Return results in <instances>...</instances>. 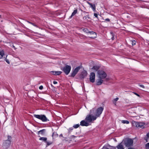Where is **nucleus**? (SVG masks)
Returning <instances> with one entry per match:
<instances>
[{"label": "nucleus", "mask_w": 149, "mask_h": 149, "mask_svg": "<svg viewBox=\"0 0 149 149\" xmlns=\"http://www.w3.org/2000/svg\"><path fill=\"white\" fill-rule=\"evenodd\" d=\"M101 113L94 112L93 114H90L86 116L85 120L88 121L89 123H92L101 115Z\"/></svg>", "instance_id": "nucleus-1"}, {"label": "nucleus", "mask_w": 149, "mask_h": 149, "mask_svg": "<svg viewBox=\"0 0 149 149\" xmlns=\"http://www.w3.org/2000/svg\"><path fill=\"white\" fill-rule=\"evenodd\" d=\"M35 118L41 120L43 122H46L47 119L46 116L44 115H34Z\"/></svg>", "instance_id": "nucleus-2"}, {"label": "nucleus", "mask_w": 149, "mask_h": 149, "mask_svg": "<svg viewBox=\"0 0 149 149\" xmlns=\"http://www.w3.org/2000/svg\"><path fill=\"white\" fill-rule=\"evenodd\" d=\"M98 76L99 78L104 79L107 76L105 72L102 70H99L98 71Z\"/></svg>", "instance_id": "nucleus-3"}, {"label": "nucleus", "mask_w": 149, "mask_h": 149, "mask_svg": "<svg viewBox=\"0 0 149 149\" xmlns=\"http://www.w3.org/2000/svg\"><path fill=\"white\" fill-rule=\"evenodd\" d=\"M71 69V67L70 66L66 65L63 68L62 70L66 74L68 75L70 73Z\"/></svg>", "instance_id": "nucleus-4"}, {"label": "nucleus", "mask_w": 149, "mask_h": 149, "mask_svg": "<svg viewBox=\"0 0 149 149\" xmlns=\"http://www.w3.org/2000/svg\"><path fill=\"white\" fill-rule=\"evenodd\" d=\"M133 141L132 139H127L125 142V144L126 147H129L132 146L133 144Z\"/></svg>", "instance_id": "nucleus-5"}, {"label": "nucleus", "mask_w": 149, "mask_h": 149, "mask_svg": "<svg viewBox=\"0 0 149 149\" xmlns=\"http://www.w3.org/2000/svg\"><path fill=\"white\" fill-rule=\"evenodd\" d=\"M95 74L94 72H91L90 75V81L92 83L95 81Z\"/></svg>", "instance_id": "nucleus-6"}, {"label": "nucleus", "mask_w": 149, "mask_h": 149, "mask_svg": "<svg viewBox=\"0 0 149 149\" xmlns=\"http://www.w3.org/2000/svg\"><path fill=\"white\" fill-rule=\"evenodd\" d=\"M133 125L137 127H142L144 125V123L142 122H138L134 121L133 123Z\"/></svg>", "instance_id": "nucleus-7"}, {"label": "nucleus", "mask_w": 149, "mask_h": 149, "mask_svg": "<svg viewBox=\"0 0 149 149\" xmlns=\"http://www.w3.org/2000/svg\"><path fill=\"white\" fill-rule=\"evenodd\" d=\"M80 67L78 66L72 72L71 74V76L72 77H74L75 75L77 73L79 69H80Z\"/></svg>", "instance_id": "nucleus-8"}, {"label": "nucleus", "mask_w": 149, "mask_h": 149, "mask_svg": "<svg viewBox=\"0 0 149 149\" xmlns=\"http://www.w3.org/2000/svg\"><path fill=\"white\" fill-rule=\"evenodd\" d=\"M80 125L82 126H87L90 125L89 123L85 120H82L80 122Z\"/></svg>", "instance_id": "nucleus-9"}, {"label": "nucleus", "mask_w": 149, "mask_h": 149, "mask_svg": "<svg viewBox=\"0 0 149 149\" xmlns=\"http://www.w3.org/2000/svg\"><path fill=\"white\" fill-rule=\"evenodd\" d=\"M8 140H6L5 143H4V146L6 147H8L11 143V141L10 139L11 138V136H8Z\"/></svg>", "instance_id": "nucleus-10"}, {"label": "nucleus", "mask_w": 149, "mask_h": 149, "mask_svg": "<svg viewBox=\"0 0 149 149\" xmlns=\"http://www.w3.org/2000/svg\"><path fill=\"white\" fill-rule=\"evenodd\" d=\"M88 33H90L91 35H93V36H91L90 37V38H94L96 37L97 35L95 32L93 31H89L88 32Z\"/></svg>", "instance_id": "nucleus-11"}, {"label": "nucleus", "mask_w": 149, "mask_h": 149, "mask_svg": "<svg viewBox=\"0 0 149 149\" xmlns=\"http://www.w3.org/2000/svg\"><path fill=\"white\" fill-rule=\"evenodd\" d=\"M51 72L54 75H59L62 73V72L60 71H52Z\"/></svg>", "instance_id": "nucleus-12"}, {"label": "nucleus", "mask_w": 149, "mask_h": 149, "mask_svg": "<svg viewBox=\"0 0 149 149\" xmlns=\"http://www.w3.org/2000/svg\"><path fill=\"white\" fill-rule=\"evenodd\" d=\"M102 79H98L96 81V85H101L103 83V81Z\"/></svg>", "instance_id": "nucleus-13"}, {"label": "nucleus", "mask_w": 149, "mask_h": 149, "mask_svg": "<svg viewBox=\"0 0 149 149\" xmlns=\"http://www.w3.org/2000/svg\"><path fill=\"white\" fill-rule=\"evenodd\" d=\"M45 129H43L38 132V134H40L42 135H43L45 134Z\"/></svg>", "instance_id": "nucleus-14"}, {"label": "nucleus", "mask_w": 149, "mask_h": 149, "mask_svg": "<svg viewBox=\"0 0 149 149\" xmlns=\"http://www.w3.org/2000/svg\"><path fill=\"white\" fill-rule=\"evenodd\" d=\"M89 4L90 5V7L92 9L93 11H95L96 9L95 5L94 4H92L90 3H89Z\"/></svg>", "instance_id": "nucleus-15"}, {"label": "nucleus", "mask_w": 149, "mask_h": 149, "mask_svg": "<svg viewBox=\"0 0 149 149\" xmlns=\"http://www.w3.org/2000/svg\"><path fill=\"white\" fill-rule=\"evenodd\" d=\"M77 12V9L75 10L72 13L70 17V18H71L73 16L76 15Z\"/></svg>", "instance_id": "nucleus-16"}, {"label": "nucleus", "mask_w": 149, "mask_h": 149, "mask_svg": "<svg viewBox=\"0 0 149 149\" xmlns=\"http://www.w3.org/2000/svg\"><path fill=\"white\" fill-rule=\"evenodd\" d=\"M0 55L1 58L4 55V52L3 50L0 49Z\"/></svg>", "instance_id": "nucleus-17"}, {"label": "nucleus", "mask_w": 149, "mask_h": 149, "mask_svg": "<svg viewBox=\"0 0 149 149\" xmlns=\"http://www.w3.org/2000/svg\"><path fill=\"white\" fill-rule=\"evenodd\" d=\"M118 99L119 98L118 97L114 99L112 101L113 104H114L115 105H116V102L118 100Z\"/></svg>", "instance_id": "nucleus-18"}, {"label": "nucleus", "mask_w": 149, "mask_h": 149, "mask_svg": "<svg viewBox=\"0 0 149 149\" xmlns=\"http://www.w3.org/2000/svg\"><path fill=\"white\" fill-rule=\"evenodd\" d=\"M47 139V138L46 137H40L39 139V140H42L43 141H44L45 142H46Z\"/></svg>", "instance_id": "nucleus-19"}, {"label": "nucleus", "mask_w": 149, "mask_h": 149, "mask_svg": "<svg viewBox=\"0 0 149 149\" xmlns=\"http://www.w3.org/2000/svg\"><path fill=\"white\" fill-rule=\"evenodd\" d=\"M103 110V108L102 107H100L97 109V112H102Z\"/></svg>", "instance_id": "nucleus-20"}, {"label": "nucleus", "mask_w": 149, "mask_h": 149, "mask_svg": "<svg viewBox=\"0 0 149 149\" xmlns=\"http://www.w3.org/2000/svg\"><path fill=\"white\" fill-rule=\"evenodd\" d=\"M47 144L46 147L50 145L52 143V142L49 141H47V140L45 142Z\"/></svg>", "instance_id": "nucleus-21"}, {"label": "nucleus", "mask_w": 149, "mask_h": 149, "mask_svg": "<svg viewBox=\"0 0 149 149\" xmlns=\"http://www.w3.org/2000/svg\"><path fill=\"white\" fill-rule=\"evenodd\" d=\"M118 149H124L123 145L120 144L117 146Z\"/></svg>", "instance_id": "nucleus-22"}, {"label": "nucleus", "mask_w": 149, "mask_h": 149, "mask_svg": "<svg viewBox=\"0 0 149 149\" xmlns=\"http://www.w3.org/2000/svg\"><path fill=\"white\" fill-rule=\"evenodd\" d=\"M121 122L122 123L124 124H128L129 123V121L127 120H122Z\"/></svg>", "instance_id": "nucleus-23"}, {"label": "nucleus", "mask_w": 149, "mask_h": 149, "mask_svg": "<svg viewBox=\"0 0 149 149\" xmlns=\"http://www.w3.org/2000/svg\"><path fill=\"white\" fill-rule=\"evenodd\" d=\"M92 69L95 71H97L99 69V67L97 66H94Z\"/></svg>", "instance_id": "nucleus-24"}, {"label": "nucleus", "mask_w": 149, "mask_h": 149, "mask_svg": "<svg viewBox=\"0 0 149 149\" xmlns=\"http://www.w3.org/2000/svg\"><path fill=\"white\" fill-rule=\"evenodd\" d=\"M79 124H77L73 126V127L75 128H77L79 127Z\"/></svg>", "instance_id": "nucleus-25"}, {"label": "nucleus", "mask_w": 149, "mask_h": 149, "mask_svg": "<svg viewBox=\"0 0 149 149\" xmlns=\"http://www.w3.org/2000/svg\"><path fill=\"white\" fill-rule=\"evenodd\" d=\"M146 149H149V143H147L146 145Z\"/></svg>", "instance_id": "nucleus-26"}, {"label": "nucleus", "mask_w": 149, "mask_h": 149, "mask_svg": "<svg viewBox=\"0 0 149 149\" xmlns=\"http://www.w3.org/2000/svg\"><path fill=\"white\" fill-rule=\"evenodd\" d=\"M27 22L29 23V24H31L32 25H33V26H37L36 25L34 24L33 23H32L31 22H29L28 21H27Z\"/></svg>", "instance_id": "nucleus-27"}, {"label": "nucleus", "mask_w": 149, "mask_h": 149, "mask_svg": "<svg viewBox=\"0 0 149 149\" xmlns=\"http://www.w3.org/2000/svg\"><path fill=\"white\" fill-rule=\"evenodd\" d=\"M136 42L134 40H133L132 41V45H134L136 44Z\"/></svg>", "instance_id": "nucleus-28"}, {"label": "nucleus", "mask_w": 149, "mask_h": 149, "mask_svg": "<svg viewBox=\"0 0 149 149\" xmlns=\"http://www.w3.org/2000/svg\"><path fill=\"white\" fill-rule=\"evenodd\" d=\"M43 86H40L39 87V89L40 90H42L43 89Z\"/></svg>", "instance_id": "nucleus-29"}, {"label": "nucleus", "mask_w": 149, "mask_h": 149, "mask_svg": "<svg viewBox=\"0 0 149 149\" xmlns=\"http://www.w3.org/2000/svg\"><path fill=\"white\" fill-rule=\"evenodd\" d=\"M6 62L8 63V64H9V63H10V62H9V60H8V59H6Z\"/></svg>", "instance_id": "nucleus-30"}, {"label": "nucleus", "mask_w": 149, "mask_h": 149, "mask_svg": "<svg viewBox=\"0 0 149 149\" xmlns=\"http://www.w3.org/2000/svg\"><path fill=\"white\" fill-rule=\"evenodd\" d=\"M139 86L140 87L142 88H145L144 86L143 85H139Z\"/></svg>", "instance_id": "nucleus-31"}, {"label": "nucleus", "mask_w": 149, "mask_h": 149, "mask_svg": "<svg viewBox=\"0 0 149 149\" xmlns=\"http://www.w3.org/2000/svg\"><path fill=\"white\" fill-rule=\"evenodd\" d=\"M94 16L97 18L98 15L96 13H94Z\"/></svg>", "instance_id": "nucleus-32"}, {"label": "nucleus", "mask_w": 149, "mask_h": 149, "mask_svg": "<svg viewBox=\"0 0 149 149\" xmlns=\"http://www.w3.org/2000/svg\"><path fill=\"white\" fill-rule=\"evenodd\" d=\"M105 21L107 22H109L110 19L108 18H107L105 19Z\"/></svg>", "instance_id": "nucleus-33"}, {"label": "nucleus", "mask_w": 149, "mask_h": 149, "mask_svg": "<svg viewBox=\"0 0 149 149\" xmlns=\"http://www.w3.org/2000/svg\"><path fill=\"white\" fill-rule=\"evenodd\" d=\"M148 137H146L145 138V140H146V142H148Z\"/></svg>", "instance_id": "nucleus-34"}, {"label": "nucleus", "mask_w": 149, "mask_h": 149, "mask_svg": "<svg viewBox=\"0 0 149 149\" xmlns=\"http://www.w3.org/2000/svg\"><path fill=\"white\" fill-rule=\"evenodd\" d=\"M57 83V82L56 81H54L53 82V84H56Z\"/></svg>", "instance_id": "nucleus-35"}, {"label": "nucleus", "mask_w": 149, "mask_h": 149, "mask_svg": "<svg viewBox=\"0 0 149 149\" xmlns=\"http://www.w3.org/2000/svg\"><path fill=\"white\" fill-rule=\"evenodd\" d=\"M146 136H147V137H148V138H149V132L148 133V134H147Z\"/></svg>", "instance_id": "nucleus-36"}, {"label": "nucleus", "mask_w": 149, "mask_h": 149, "mask_svg": "<svg viewBox=\"0 0 149 149\" xmlns=\"http://www.w3.org/2000/svg\"><path fill=\"white\" fill-rule=\"evenodd\" d=\"M134 93V94L135 95H136L138 96H139V95L137 93Z\"/></svg>", "instance_id": "nucleus-37"}, {"label": "nucleus", "mask_w": 149, "mask_h": 149, "mask_svg": "<svg viewBox=\"0 0 149 149\" xmlns=\"http://www.w3.org/2000/svg\"><path fill=\"white\" fill-rule=\"evenodd\" d=\"M75 137V136H71V138H73V137Z\"/></svg>", "instance_id": "nucleus-38"}, {"label": "nucleus", "mask_w": 149, "mask_h": 149, "mask_svg": "<svg viewBox=\"0 0 149 149\" xmlns=\"http://www.w3.org/2000/svg\"><path fill=\"white\" fill-rule=\"evenodd\" d=\"M60 136H63V135L62 134H61L60 135Z\"/></svg>", "instance_id": "nucleus-39"}, {"label": "nucleus", "mask_w": 149, "mask_h": 149, "mask_svg": "<svg viewBox=\"0 0 149 149\" xmlns=\"http://www.w3.org/2000/svg\"><path fill=\"white\" fill-rule=\"evenodd\" d=\"M72 129H72V128H70V129H69V130H70L71 131V130H72Z\"/></svg>", "instance_id": "nucleus-40"}, {"label": "nucleus", "mask_w": 149, "mask_h": 149, "mask_svg": "<svg viewBox=\"0 0 149 149\" xmlns=\"http://www.w3.org/2000/svg\"><path fill=\"white\" fill-rule=\"evenodd\" d=\"M128 149H134L132 148H129Z\"/></svg>", "instance_id": "nucleus-41"}, {"label": "nucleus", "mask_w": 149, "mask_h": 149, "mask_svg": "<svg viewBox=\"0 0 149 149\" xmlns=\"http://www.w3.org/2000/svg\"><path fill=\"white\" fill-rule=\"evenodd\" d=\"M106 79H107V80H109V79H108V78H106Z\"/></svg>", "instance_id": "nucleus-42"}, {"label": "nucleus", "mask_w": 149, "mask_h": 149, "mask_svg": "<svg viewBox=\"0 0 149 149\" xmlns=\"http://www.w3.org/2000/svg\"><path fill=\"white\" fill-rule=\"evenodd\" d=\"M54 133H53V134H52V136H53V135H54Z\"/></svg>", "instance_id": "nucleus-43"}, {"label": "nucleus", "mask_w": 149, "mask_h": 149, "mask_svg": "<svg viewBox=\"0 0 149 149\" xmlns=\"http://www.w3.org/2000/svg\"><path fill=\"white\" fill-rule=\"evenodd\" d=\"M1 59V57L0 56V59Z\"/></svg>", "instance_id": "nucleus-44"}]
</instances>
